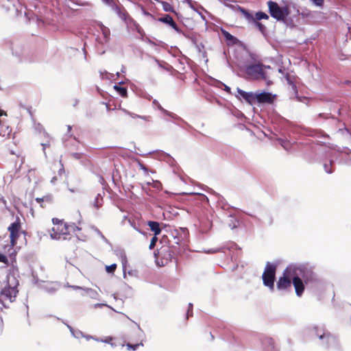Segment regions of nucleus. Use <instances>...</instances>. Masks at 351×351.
I'll use <instances>...</instances> for the list:
<instances>
[{"instance_id": "obj_1", "label": "nucleus", "mask_w": 351, "mask_h": 351, "mask_svg": "<svg viewBox=\"0 0 351 351\" xmlns=\"http://www.w3.org/2000/svg\"><path fill=\"white\" fill-rule=\"evenodd\" d=\"M53 226L51 229V236L55 239L70 240L73 237H78L77 232L82 228L74 223H65L63 220L53 218Z\"/></svg>"}, {"instance_id": "obj_2", "label": "nucleus", "mask_w": 351, "mask_h": 351, "mask_svg": "<svg viewBox=\"0 0 351 351\" xmlns=\"http://www.w3.org/2000/svg\"><path fill=\"white\" fill-rule=\"evenodd\" d=\"M240 11L243 13L245 18L250 23H252L255 27L263 34H267V28L265 25L261 22V20H268L269 15L263 12H257L254 16L250 14L246 10L239 8Z\"/></svg>"}, {"instance_id": "obj_3", "label": "nucleus", "mask_w": 351, "mask_h": 351, "mask_svg": "<svg viewBox=\"0 0 351 351\" xmlns=\"http://www.w3.org/2000/svg\"><path fill=\"white\" fill-rule=\"evenodd\" d=\"M270 66L264 65L261 62L250 64L245 66V73L252 80H267V73L265 69H270Z\"/></svg>"}, {"instance_id": "obj_4", "label": "nucleus", "mask_w": 351, "mask_h": 351, "mask_svg": "<svg viewBox=\"0 0 351 351\" xmlns=\"http://www.w3.org/2000/svg\"><path fill=\"white\" fill-rule=\"evenodd\" d=\"M270 15L278 21L285 22L290 14V8L287 5H280L276 1H268Z\"/></svg>"}, {"instance_id": "obj_5", "label": "nucleus", "mask_w": 351, "mask_h": 351, "mask_svg": "<svg viewBox=\"0 0 351 351\" xmlns=\"http://www.w3.org/2000/svg\"><path fill=\"white\" fill-rule=\"evenodd\" d=\"M171 247L168 245H164L157 249L154 253L156 264L160 267L167 265L173 258Z\"/></svg>"}, {"instance_id": "obj_6", "label": "nucleus", "mask_w": 351, "mask_h": 351, "mask_svg": "<svg viewBox=\"0 0 351 351\" xmlns=\"http://www.w3.org/2000/svg\"><path fill=\"white\" fill-rule=\"evenodd\" d=\"M17 293L16 285L11 287L8 285L3 287L0 293V308L8 307V304L14 300Z\"/></svg>"}, {"instance_id": "obj_7", "label": "nucleus", "mask_w": 351, "mask_h": 351, "mask_svg": "<svg viewBox=\"0 0 351 351\" xmlns=\"http://www.w3.org/2000/svg\"><path fill=\"white\" fill-rule=\"evenodd\" d=\"M294 270L292 268H287L282 273V276L278 278L276 283L277 289L280 291H290Z\"/></svg>"}, {"instance_id": "obj_8", "label": "nucleus", "mask_w": 351, "mask_h": 351, "mask_svg": "<svg viewBox=\"0 0 351 351\" xmlns=\"http://www.w3.org/2000/svg\"><path fill=\"white\" fill-rule=\"evenodd\" d=\"M276 266L270 263L266 264L263 274V281L265 286L273 291L274 289V280L276 278Z\"/></svg>"}, {"instance_id": "obj_9", "label": "nucleus", "mask_w": 351, "mask_h": 351, "mask_svg": "<svg viewBox=\"0 0 351 351\" xmlns=\"http://www.w3.org/2000/svg\"><path fill=\"white\" fill-rule=\"evenodd\" d=\"M8 230L10 232V244L9 245V248L12 249L14 246L16 244V241L21 234L23 232L22 230V224L21 222V219L17 217L16 221L12 223L9 227L8 228Z\"/></svg>"}, {"instance_id": "obj_10", "label": "nucleus", "mask_w": 351, "mask_h": 351, "mask_svg": "<svg viewBox=\"0 0 351 351\" xmlns=\"http://www.w3.org/2000/svg\"><path fill=\"white\" fill-rule=\"evenodd\" d=\"M292 284L294 287L295 294L298 297H301L305 290L304 284H307L308 280L304 279L302 280L293 271Z\"/></svg>"}, {"instance_id": "obj_11", "label": "nucleus", "mask_w": 351, "mask_h": 351, "mask_svg": "<svg viewBox=\"0 0 351 351\" xmlns=\"http://www.w3.org/2000/svg\"><path fill=\"white\" fill-rule=\"evenodd\" d=\"M276 97V95H272L270 93L263 92L255 95L257 101L261 104H271L274 102Z\"/></svg>"}, {"instance_id": "obj_12", "label": "nucleus", "mask_w": 351, "mask_h": 351, "mask_svg": "<svg viewBox=\"0 0 351 351\" xmlns=\"http://www.w3.org/2000/svg\"><path fill=\"white\" fill-rule=\"evenodd\" d=\"M158 21L160 22H162L164 23H166L169 25L170 27H171L176 32L180 33L181 30L178 27L176 23L173 21V18L169 15L166 14L162 17H160L158 19Z\"/></svg>"}, {"instance_id": "obj_13", "label": "nucleus", "mask_w": 351, "mask_h": 351, "mask_svg": "<svg viewBox=\"0 0 351 351\" xmlns=\"http://www.w3.org/2000/svg\"><path fill=\"white\" fill-rule=\"evenodd\" d=\"M35 200L36 201V202L40 204V207H42L43 208H45L52 205L53 203V199L52 195H47L43 196V197H36Z\"/></svg>"}, {"instance_id": "obj_14", "label": "nucleus", "mask_w": 351, "mask_h": 351, "mask_svg": "<svg viewBox=\"0 0 351 351\" xmlns=\"http://www.w3.org/2000/svg\"><path fill=\"white\" fill-rule=\"evenodd\" d=\"M12 133V128L7 124L5 120H0V136L3 138H8Z\"/></svg>"}, {"instance_id": "obj_15", "label": "nucleus", "mask_w": 351, "mask_h": 351, "mask_svg": "<svg viewBox=\"0 0 351 351\" xmlns=\"http://www.w3.org/2000/svg\"><path fill=\"white\" fill-rule=\"evenodd\" d=\"M115 114H116V118L119 121L123 120V118L125 117V116L127 114L130 115L131 117H132L134 119L136 118V117H140V116L135 114L134 113H131L125 109H119V110H116Z\"/></svg>"}, {"instance_id": "obj_16", "label": "nucleus", "mask_w": 351, "mask_h": 351, "mask_svg": "<svg viewBox=\"0 0 351 351\" xmlns=\"http://www.w3.org/2000/svg\"><path fill=\"white\" fill-rule=\"evenodd\" d=\"M237 93L249 104H252L255 96L252 93L245 92L241 89L238 88Z\"/></svg>"}, {"instance_id": "obj_17", "label": "nucleus", "mask_w": 351, "mask_h": 351, "mask_svg": "<svg viewBox=\"0 0 351 351\" xmlns=\"http://www.w3.org/2000/svg\"><path fill=\"white\" fill-rule=\"evenodd\" d=\"M147 226L149 227L151 231L154 233V236H158L161 232V228L160 224L157 221H147Z\"/></svg>"}, {"instance_id": "obj_18", "label": "nucleus", "mask_w": 351, "mask_h": 351, "mask_svg": "<svg viewBox=\"0 0 351 351\" xmlns=\"http://www.w3.org/2000/svg\"><path fill=\"white\" fill-rule=\"evenodd\" d=\"M114 89L122 97L125 98L128 97V89L126 87L121 86L120 84H115Z\"/></svg>"}, {"instance_id": "obj_19", "label": "nucleus", "mask_w": 351, "mask_h": 351, "mask_svg": "<svg viewBox=\"0 0 351 351\" xmlns=\"http://www.w3.org/2000/svg\"><path fill=\"white\" fill-rule=\"evenodd\" d=\"M222 34L224 36V38L226 39L227 41L230 42L232 45H235L238 42V39L232 36L231 34H230L226 30H222Z\"/></svg>"}, {"instance_id": "obj_20", "label": "nucleus", "mask_w": 351, "mask_h": 351, "mask_svg": "<svg viewBox=\"0 0 351 351\" xmlns=\"http://www.w3.org/2000/svg\"><path fill=\"white\" fill-rule=\"evenodd\" d=\"M43 136L45 138V140L43 141V142H41V145L43 146V151L45 152L47 147H50L51 138L46 132H44L43 134Z\"/></svg>"}, {"instance_id": "obj_21", "label": "nucleus", "mask_w": 351, "mask_h": 351, "mask_svg": "<svg viewBox=\"0 0 351 351\" xmlns=\"http://www.w3.org/2000/svg\"><path fill=\"white\" fill-rule=\"evenodd\" d=\"M115 10L121 19L126 20L128 13L123 7H120L117 5H115Z\"/></svg>"}, {"instance_id": "obj_22", "label": "nucleus", "mask_w": 351, "mask_h": 351, "mask_svg": "<svg viewBox=\"0 0 351 351\" xmlns=\"http://www.w3.org/2000/svg\"><path fill=\"white\" fill-rule=\"evenodd\" d=\"M100 29L105 40H108L110 36V31L109 28L104 26V25H101Z\"/></svg>"}, {"instance_id": "obj_23", "label": "nucleus", "mask_w": 351, "mask_h": 351, "mask_svg": "<svg viewBox=\"0 0 351 351\" xmlns=\"http://www.w3.org/2000/svg\"><path fill=\"white\" fill-rule=\"evenodd\" d=\"M317 328H315L313 330V332H315V334L319 337V338L320 339L324 338V337H326L328 339V341H330V340H332V341H335V338L332 336L330 333H327V334H325V333H323V334H319L317 332Z\"/></svg>"}, {"instance_id": "obj_24", "label": "nucleus", "mask_w": 351, "mask_h": 351, "mask_svg": "<svg viewBox=\"0 0 351 351\" xmlns=\"http://www.w3.org/2000/svg\"><path fill=\"white\" fill-rule=\"evenodd\" d=\"M264 344H268L269 347L268 348L265 349V351H275L274 350V341L271 339H265Z\"/></svg>"}, {"instance_id": "obj_25", "label": "nucleus", "mask_w": 351, "mask_h": 351, "mask_svg": "<svg viewBox=\"0 0 351 351\" xmlns=\"http://www.w3.org/2000/svg\"><path fill=\"white\" fill-rule=\"evenodd\" d=\"M153 103L157 106L158 108L165 114L166 115H168V116H170V117H173V113L167 111V110L164 109L161 106L160 104L156 101V100H154L153 101Z\"/></svg>"}, {"instance_id": "obj_26", "label": "nucleus", "mask_w": 351, "mask_h": 351, "mask_svg": "<svg viewBox=\"0 0 351 351\" xmlns=\"http://www.w3.org/2000/svg\"><path fill=\"white\" fill-rule=\"evenodd\" d=\"M7 278V274L3 271L0 270V288L3 286Z\"/></svg>"}, {"instance_id": "obj_27", "label": "nucleus", "mask_w": 351, "mask_h": 351, "mask_svg": "<svg viewBox=\"0 0 351 351\" xmlns=\"http://www.w3.org/2000/svg\"><path fill=\"white\" fill-rule=\"evenodd\" d=\"M117 269V264L114 263L106 267V271L109 274H113Z\"/></svg>"}, {"instance_id": "obj_28", "label": "nucleus", "mask_w": 351, "mask_h": 351, "mask_svg": "<svg viewBox=\"0 0 351 351\" xmlns=\"http://www.w3.org/2000/svg\"><path fill=\"white\" fill-rule=\"evenodd\" d=\"M98 342H104L107 343H110L112 346H113L112 341L113 340V338L111 337H106L105 339H95Z\"/></svg>"}, {"instance_id": "obj_29", "label": "nucleus", "mask_w": 351, "mask_h": 351, "mask_svg": "<svg viewBox=\"0 0 351 351\" xmlns=\"http://www.w3.org/2000/svg\"><path fill=\"white\" fill-rule=\"evenodd\" d=\"M285 78H286L288 84L292 86L293 90L296 92L297 87H296L295 84L293 82V81L291 80V77H290L289 74L287 73L285 76Z\"/></svg>"}, {"instance_id": "obj_30", "label": "nucleus", "mask_w": 351, "mask_h": 351, "mask_svg": "<svg viewBox=\"0 0 351 351\" xmlns=\"http://www.w3.org/2000/svg\"><path fill=\"white\" fill-rule=\"evenodd\" d=\"M140 346H143V343L131 344V343H128L126 344L128 350H136Z\"/></svg>"}, {"instance_id": "obj_31", "label": "nucleus", "mask_w": 351, "mask_h": 351, "mask_svg": "<svg viewBox=\"0 0 351 351\" xmlns=\"http://www.w3.org/2000/svg\"><path fill=\"white\" fill-rule=\"evenodd\" d=\"M157 241H158L157 236H154L152 238L151 241H150L149 249H153L155 247V245L157 243Z\"/></svg>"}, {"instance_id": "obj_32", "label": "nucleus", "mask_w": 351, "mask_h": 351, "mask_svg": "<svg viewBox=\"0 0 351 351\" xmlns=\"http://www.w3.org/2000/svg\"><path fill=\"white\" fill-rule=\"evenodd\" d=\"M162 3L163 9L165 11H172L171 7L167 1H160Z\"/></svg>"}, {"instance_id": "obj_33", "label": "nucleus", "mask_w": 351, "mask_h": 351, "mask_svg": "<svg viewBox=\"0 0 351 351\" xmlns=\"http://www.w3.org/2000/svg\"><path fill=\"white\" fill-rule=\"evenodd\" d=\"M0 262L5 263V264H8V258L6 257V256H5L4 254H1V253H0Z\"/></svg>"}, {"instance_id": "obj_34", "label": "nucleus", "mask_w": 351, "mask_h": 351, "mask_svg": "<svg viewBox=\"0 0 351 351\" xmlns=\"http://www.w3.org/2000/svg\"><path fill=\"white\" fill-rule=\"evenodd\" d=\"M190 316H193V305L191 304H189V309L186 313V319H188Z\"/></svg>"}, {"instance_id": "obj_35", "label": "nucleus", "mask_w": 351, "mask_h": 351, "mask_svg": "<svg viewBox=\"0 0 351 351\" xmlns=\"http://www.w3.org/2000/svg\"><path fill=\"white\" fill-rule=\"evenodd\" d=\"M324 169H325V171H326L327 173H332V171L330 169H329L328 165L327 164H325V165H324Z\"/></svg>"}, {"instance_id": "obj_36", "label": "nucleus", "mask_w": 351, "mask_h": 351, "mask_svg": "<svg viewBox=\"0 0 351 351\" xmlns=\"http://www.w3.org/2000/svg\"><path fill=\"white\" fill-rule=\"evenodd\" d=\"M315 5L317 6H322L324 1H313Z\"/></svg>"}, {"instance_id": "obj_37", "label": "nucleus", "mask_w": 351, "mask_h": 351, "mask_svg": "<svg viewBox=\"0 0 351 351\" xmlns=\"http://www.w3.org/2000/svg\"><path fill=\"white\" fill-rule=\"evenodd\" d=\"M2 116H5V117H7L8 114H7V112L3 110H0V117H1Z\"/></svg>"}, {"instance_id": "obj_38", "label": "nucleus", "mask_w": 351, "mask_h": 351, "mask_svg": "<svg viewBox=\"0 0 351 351\" xmlns=\"http://www.w3.org/2000/svg\"><path fill=\"white\" fill-rule=\"evenodd\" d=\"M265 81H266L267 86H270V85L273 84V82L268 80L267 78V80H265Z\"/></svg>"}, {"instance_id": "obj_39", "label": "nucleus", "mask_w": 351, "mask_h": 351, "mask_svg": "<svg viewBox=\"0 0 351 351\" xmlns=\"http://www.w3.org/2000/svg\"><path fill=\"white\" fill-rule=\"evenodd\" d=\"M10 153H11L12 154L16 155V154L14 152H13V151H10ZM17 156L19 157V154H17Z\"/></svg>"}, {"instance_id": "obj_40", "label": "nucleus", "mask_w": 351, "mask_h": 351, "mask_svg": "<svg viewBox=\"0 0 351 351\" xmlns=\"http://www.w3.org/2000/svg\"><path fill=\"white\" fill-rule=\"evenodd\" d=\"M106 108H107V109H108V110H110V108H109V106H108V104H106Z\"/></svg>"}, {"instance_id": "obj_41", "label": "nucleus", "mask_w": 351, "mask_h": 351, "mask_svg": "<svg viewBox=\"0 0 351 351\" xmlns=\"http://www.w3.org/2000/svg\"><path fill=\"white\" fill-rule=\"evenodd\" d=\"M8 247H9V245H8ZM7 248V246H5L4 247V249H6ZM11 249L8 248V251H10Z\"/></svg>"}, {"instance_id": "obj_42", "label": "nucleus", "mask_w": 351, "mask_h": 351, "mask_svg": "<svg viewBox=\"0 0 351 351\" xmlns=\"http://www.w3.org/2000/svg\"><path fill=\"white\" fill-rule=\"evenodd\" d=\"M8 247H9V245H8ZM7 248V246H5L4 247V249H6ZM11 249L8 248V251H10Z\"/></svg>"}, {"instance_id": "obj_43", "label": "nucleus", "mask_w": 351, "mask_h": 351, "mask_svg": "<svg viewBox=\"0 0 351 351\" xmlns=\"http://www.w3.org/2000/svg\"><path fill=\"white\" fill-rule=\"evenodd\" d=\"M68 130H71V127L70 125L68 126Z\"/></svg>"}, {"instance_id": "obj_44", "label": "nucleus", "mask_w": 351, "mask_h": 351, "mask_svg": "<svg viewBox=\"0 0 351 351\" xmlns=\"http://www.w3.org/2000/svg\"><path fill=\"white\" fill-rule=\"evenodd\" d=\"M80 5H85L86 4L85 3H80L79 4Z\"/></svg>"}, {"instance_id": "obj_45", "label": "nucleus", "mask_w": 351, "mask_h": 351, "mask_svg": "<svg viewBox=\"0 0 351 351\" xmlns=\"http://www.w3.org/2000/svg\"><path fill=\"white\" fill-rule=\"evenodd\" d=\"M230 90V88L229 87H226V90Z\"/></svg>"}, {"instance_id": "obj_46", "label": "nucleus", "mask_w": 351, "mask_h": 351, "mask_svg": "<svg viewBox=\"0 0 351 351\" xmlns=\"http://www.w3.org/2000/svg\"><path fill=\"white\" fill-rule=\"evenodd\" d=\"M187 2H188L189 3H190V4H191V3H192V1H187Z\"/></svg>"}, {"instance_id": "obj_47", "label": "nucleus", "mask_w": 351, "mask_h": 351, "mask_svg": "<svg viewBox=\"0 0 351 351\" xmlns=\"http://www.w3.org/2000/svg\"><path fill=\"white\" fill-rule=\"evenodd\" d=\"M107 2L108 3L109 1H107ZM110 2H111V3H114V1H110Z\"/></svg>"}]
</instances>
